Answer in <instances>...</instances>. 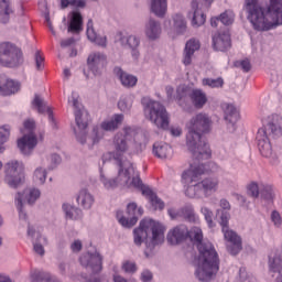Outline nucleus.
I'll return each mask as SVG.
<instances>
[{
  "mask_svg": "<svg viewBox=\"0 0 282 282\" xmlns=\"http://www.w3.org/2000/svg\"><path fill=\"white\" fill-rule=\"evenodd\" d=\"M113 152H107L102 155V161L116 160L118 164V175L116 178H109L105 176L102 170H100V182L104 188L107 191H113L118 186L123 188H138L142 195L149 199L154 210H164V202L158 197L153 189L142 184L140 178V172L135 170L133 163L124 159L127 152L130 149H137L138 143L135 142V130L131 127H124L122 132H117L112 139Z\"/></svg>",
  "mask_w": 282,
  "mask_h": 282,
  "instance_id": "1",
  "label": "nucleus"
},
{
  "mask_svg": "<svg viewBox=\"0 0 282 282\" xmlns=\"http://www.w3.org/2000/svg\"><path fill=\"white\" fill-rule=\"evenodd\" d=\"M186 239L196 243L199 252L195 271L196 279L204 282L213 281L219 272V254L215 250V246L210 241H204V234L198 227L188 230V227L180 225L167 234V241L171 246H177Z\"/></svg>",
  "mask_w": 282,
  "mask_h": 282,
  "instance_id": "2",
  "label": "nucleus"
},
{
  "mask_svg": "<svg viewBox=\"0 0 282 282\" xmlns=\"http://www.w3.org/2000/svg\"><path fill=\"white\" fill-rule=\"evenodd\" d=\"M247 19L258 32H268L282 25V0H271L267 9L259 0H246Z\"/></svg>",
  "mask_w": 282,
  "mask_h": 282,
  "instance_id": "3",
  "label": "nucleus"
},
{
  "mask_svg": "<svg viewBox=\"0 0 282 282\" xmlns=\"http://www.w3.org/2000/svg\"><path fill=\"white\" fill-rule=\"evenodd\" d=\"M213 127V119L205 112L197 113L187 123L186 144L194 160H210L213 152L210 145L202 137V133H208Z\"/></svg>",
  "mask_w": 282,
  "mask_h": 282,
  "instance_id": "4",
  "label": "nucleus"
},
{
  "mask_svg": "<svg viewBox=\"0 0 282 282\" xmlns=\"http://www.w3.org/2000/svg\"><path fill=\"white\" fill-rule=\"evenodd\" d=\"M78 94L72 93L68 98L69 105H73L75 109V121L77 128L74 129L77 142L80 144H87L88 149H91L95 144H98L105 135L100 128L95 127L90 135L87 134V127H89V112L83 108L80 101H78Z\"/></svg>",
  "mask_w": 282,
  "mask_h": 282,
  "instance_id": "5",
  "label": "nucleus"
},
{
  "mask_svg": "<svg viewBox=\"0 0 282 282\" xmlns=\"http://www.w3.org/2000/svg\"><path fill=\"white\" fill-rule=\"evenodd\" d=\"M202 160L195 159L194 163L189 165V169L182 174V184L186 187L185 195L192 199L202 197L203 189L199 180L202 175L206 173H217L219 166L214 162H209L207 165L200 164Z\"/></svg>",
  "mask_w": 282,
  "mask_h": 282,
  "instance_id": "6",
  "label": "nucleus"
},
{
  "mask_svg": "<svg viewBox=\"0 0 282 282\" xmlns=\"http://www.w3.org/2000/svg\"><path fill=\"white\" fill-rule=\"evenodd\" d=\"M268 131L274 138L282 135V117L280 115L269 116L264 128H260L257 132L256 140L258 142V149L263 158H270L272 155V144H270Z\"/></svg>",
  "mask_w": 282,
  "mask_h": 282,
  "instance_id": "7",
  "label": "nucleus"
},
{
  "mask_svg": "<svg viewBox=\"0 0 282 282\" xmlns=\"http://www.w3.org/2000/svg\"><path fill=\"white\" fill-rule=\"evenodd\" d=\"M149 232L152 235V246L164 243V232H166V227L153 219H143L140 221L139 227L133 230L135 246H142V243L149 239Z\"/></svg>",
  "mask_w": 282,
  "mask_h": 282,
  "instance_id": "8",
  "label": "nucleus"
},
{
  "mask_svg": "<svg viewBox=\"0 0 282 282\" xmlns=\"http://www.w3.org/2000/svg\"><path fill=\"white\" fill-rule=\"evenodd\" d=\"M141 105L143 106V113L150 122H153L158 129H169V112L162 104L149 97H143Z\"/></svg>",
  "mask_w": 282,
  "mask_h": 282,
  "instance_id": "9",
  "label": "nucleus"
},
{
  "mask_svg": "<svg viewBox=\"0 0 282 282\" xmlns=\"http://www.w3.org/2000/svg\"><path fill=\"white\" fill-rule=\"evenodd\" d=\"M228 221H230V213L225 212L220 216V226L225 241H227V251L229 254H239L242 248L241 237L228 227Z\"/></svg>",
  "mask_w": 282,
  "mask_h": 282,
  "instance_id": "10",
  "label": "nucleus"
},
{
  "mask_svg": "<svg viewBox=\"0 0 282 282\" xmlns=\"http://www.w3.org/2000/svg\"><path fill=\"white\" fill-rule=\"evenodd\" d=\"M23 52L20 48L8 42L0 43V65L19 67L23 65Z\"/></svg>",
  "mask_w": 282,
  "mask_h": 282,
  "instance_id": "11",
  "label": "nucleus"
},
{
  "mask_svg": "<svg viewBox=\"0 0 282 282\" xmlns=\"http://www.w3.org/2000/svg\"><path fill=\"white\" fill-rule=\"evenodd\" d=\"M4 171L6 182L11 188H17L25 180V175L23 174L25 166L22 162L10 161L4 165Z\"/></svg>",
  "mask_w": 282,
  "mask_h": 282,
  "instance_id": "12",
  "label": "nucleus"
},
{
  "mask_svg": "<svg viewBox=\"0 0 282 282\" xmlns=\"http://www.w3.org/2000/svg\"><path fill=\"white\" fill-rule=\"evenodd\" d=\"M24 129L29 131V134H24L21 139L18 140V148L20 149L23 155H30L32 151H34L36 144H39V140L34 134V120L24 121Z\"/></svg>",
  "mask_w": 282,
  "mask_h": 282,
  "instance_id": "13",
  "label": "nucleus"
},
{
  "mask_svg": "<svg viewBox=\"0 0 282 282\" xmlns=\"http://www.w3.org/2000/svg\"><path fill=\"white\" fill-rule=\"evenodd\" d=\"M187 96H189L192 105H194L196 109H204V106L208 102V97L202 89H193L191 91L186 86H178L176 89V98L182 100V98H186Z\"/></svg>",
  "mask_w": 282,
  "mask_h": 282,
  "instance_id": "14",
  "label": "nucleus"
},
{
  "mask_svg": "<svg viewBox=\"0 0 282 282\" xmlns=\"http://www.w3.org/2000/svg\"><path fill=\"white\" fill-rule=\"evenodd\" d=\"M79 263L83 268H87L94 274L102 272V256L98 250L88 251L80 256Z\"/></svg>",
  "mask_w": 282,
  "mask_h": 282,
  "instance_id": "15",
  "label": "nucleus"
},
{
  "mask_svg": "<svg viewBox=\"0 0 282 282\" xmlns=\"http://www.w3.org/2000/svg\"><path fill=\"white\" fill-rule=\"evenodd\" d=\"M127 214L130 218H126L122 216V212L118 210L117 219L123 228H133V226L138 224V217H142V215H144V209H142V207L138 208L135 203H130L127 207Z\"/></svg>",
  "mask_w": 282,
  "mask_h": 282,
  "instance_id": "16",
  "label": "nucleus"
},
{
  "mask_svg": "<svg viewBox=\"0 0 282 282\" xmlns=\"http://www.w3.org/2000/svg\"><path fill=\"white\" fill-rule=\"evenodd\" d=\"M26 194V196H25ZM26 199L28 204L32 205L39 197H41V191L36 188L26 189L23 194L18 193L15 196V206L19 210L20 219H28V215L23 212V199Z\"/></svg>",
  "mask_w": 282,
  "mask_h": 282,
  "instance_id": "17",
  "label": "nucleus"
},
{
  "mask_svg": "<svg viewBox=\"0 0 282 282\" xmlns=\"http://www.w3.org/2000/svg\"><path fill=\"white\" fill-rule=\"evenodd\" d=\"M87 65L94 76H100L107 66V56L102 53H91L87 58Z\"/></svg>",
  "mask_w": 282,
  "mask_h": 282,
  "instance_id": "18",
  "label": "nucleus"
},
{
  "mask_svg": "<svg viewBox=\"0 0 282 282\" xmlns=\"http://www.w3.org/2000/svg\"><path fill=\"white\" fill-rule=\"evenodd\" d=\"M167 215L171 217V219H178V217H182L191 224H197L199 221V216L195 214V209L192 207V205H185L178 210L170 208L167 210Z\"/></svg>",
  "mask_w": 282,
  "mask_h": 282,
  "instance_id": "19",
  "label": "nucleus"
},
{
  "mask_svg": "<svg viewBox=\"0 0 282 282\" xmlns=\"http://www.w3.org/2000/svg\"><path fill=\"white\" fill-rule=\"evenodd\" d=\"M21 89V85L18 82L8 79L6 75H0V95L1 96H12Z\"/></svg>",
  "mask_w": 282,
  "mask_h": 282,
  "instance_id": "20",
  "label": "nucleus"
},
{
  "mask_svg": "<svg viewBox=\"0 0 282 282\" xmlns=\"http://www.w3.org/2000/svg\"><path fill=\"white\" fill-rule=\"evenodd\" d=\"M230 33H217L213 36V47L216 52H226L230 50Z\"/></svg>",
  "mask_w": 282,
  "mask_h": 282,
  "instance_id": "21",
  "label": "nucleus"
},
{
  "mask_svg": "<svg viewBox=\"0 0 282 282\" xmlns=\"http://www.w3.org/2000/svg\"><path fill=\"white\" fill-rule=\"evenodd\" d=\"M32 107L37 111V113H45V111L48 113V120L52 124L53 128L56 127V121L54 120V113L52 112V109L47 107L45 101L39 96L35 95L33 101H32Z\"/></svg>",
  "mask_w": 282,
  "mask_h": 282,
  "instance_id": "22",
  "label": "nucleus"
},
{
  "mask_svg": "<svg viewBox=\"0 0 282 282\" xmlns=\"http://www.w3.org/2000/svg\"><path fill=\"white\" fill-rule=\"evenodd\" d=\"M199 47H200L199 40L191 39L189 41H187V43L185 44V51H184V57H183L184 65H191V63L193 62V56L195 52L199 50Z\"/></svg>",
  "mask_w": 282,
  "mask_h": 282,
  "instance_id": "23",
  "label": "nucleus"
},
{
  "mask_svg": "<svg viewBox=\"0 0 282 282\" xmlns=\"http://www.w3.org/2000/svg\"><path fill=\"white\" fill-rule=\"evenodd\" d=\"M86 34H87L88 41H91V43H95L100 47H107V36H99V34L96 33V30H94L93 20H88Z\"/></svg>",
  "mask_w": 282,
  "mask_h": 282,
  "instance_id": "24",
  "label": "nucleus"
},
{
  "mask_svg": "<svg viewBox=\"0 0 282 282\" xmlns=\"http://www.w3.org/2000/svg\"><path fill=\"white\" fill-rule=\"evenodd\" d=\"M192 10L193 12H189L188 17H192L193 28H199V25H204V23H206V14L200 11L199 3H197V1H192Z\"/></svg>",
  "mask_w": 282,
  "mask_h": 282,
  "instance_id": "25",
  "label": "nucleus"
},
{
  "mask_svg": "<svg viewBox=\"0 0 282 282\" xmlns=\"http://www.w3.org/2000/svg\"><path fill=\"white\" fill-rule=\"evenodd\" d=\"M153 153L160 160H171L173 158V148L169 143H154Z\"/></svg>",
  "mask_w": 282,
  "mask_h": 282,
  "instance_id": "26",
  "label": "nucleus"
},
{
  "mask_svg": "<svg viewBox=\"0 0 282 282\" xmlns=\"http://www.w3.org/2000/svg\"><path fill=\"white\" fill-rule=\"evenodd\" d=\"M162 34V26H160V22L150 19L149 22L145 25V35L151 41H155V39H160V35Z\"/></svg>",
  "mask_w": 282,
  "mask_h": 282,
  "instance_id": "27",
  "label": "nucleus"
},
{
  "mask_svg": "<svg viewBox=\"0 0 282 282\" xmlns=\"http://www.w3.org/2000/svg\"><path fill=\"white\" fill-rule=\"evenodd\" d=\"M113 73L116 74V76H118L123 87H135V85L138 84V77L122 72V68L120 67H116L113 69Z\"/></svg>",
  "mask_w": 282,
  "mask_h": 282,
  "instance_id": "28",
  "label": "nucleus"
},
{
  "mask_svg": "<svg viewBox=\"0 0 282 282\" xmlns=\"http://www.w3.org/2000/svg\"><path fill=\"white\" fill-rule=\"evenodd\" d=\"M225 112V120L235 127V123L239 120V110L232 104L223 105Z\"/></svg>",
  "mask_w": 282,
  "mask_h": 282,
  "instance_id": "29",
  "label": "nucleus"
},
{
  "mask_svg": "<svg viewBox=\"0 0 282 282\" xmlns=\"http://www.w3.org/2000/svg\"><path fill=\"white\" fill-rule=\"evenodd\" d=\"M122 120H124V115H115L110 120L101 122L100 129L102 131H116L122 124Z\"/></svg>",
  "mask_w": 282,
  "mask_h": 282,
  "instance_id": "30",
  "label": "nucleus"
},
{
  "mask_svg": "<svg viewBox=\"0 0 282 282\" xmlns=\"http://www.w3.org/2000/svg\"><path fill=\"white\" fill-rule=\"evenodd\" d=\"M80 30H83V15L74 11L69 17L68 32H80Z\"/></svg>",
  "mask_w": 282,
  "mask_h": 282,
  "instance_id": "31",
  "label": "nucleus"
},
{
  "mask_svg": "<svg viewBox=\"0 0 282 282\" xmlns=\"http://www.w3.org/2000/svg\"><path fill=\"white\" fill-rule=\"evenodd\" d=\"M121 43L128 45L130 50H132V56L134 59H138V56H140V52H138V47L140 45V39L135 37V35H130L128 37L122 36L120 39Z\"/></svg>",
  "mask_w": 282,
  "mask_h": 282,
  "instance_id": "32",
  "label": "nucleus"
},
{
  "mask_svg": "<svg viewBox=\"0 0 282 282\" xmlns=\"http://www.w3.org/2000/svg\"><path fill=\"white\" fill-rule=\"evenodd\" d=\"M77 203L86 210H89L94 206V196L87 189H82L77 196Z\"/></svg>",
  "mask_w": 282,
  "mask_h": 282,
  "instance_id": "33",
  "label": "nucleus"
},
{
  "mask_svg": "<svg viewBox=\"0 0 282 282\" xmlns=\"http://www.w3.org/2000/svg\"><path fill=\"white\" fill-rule=\"evenodd\" d=\"M169 6L166 0H151V12L155 14V17L162 18L166 14Z\"/></svg>",
  "mask_w": 282,
  "mask_h": 282,
  "instance_id": "34",
  "label": "nucleus"
},
{
  "mask_svg": "<svg viewBox=\"0 0 282 282\" xmlns=\"http://www.w3.org/2000/svg\"><path fill=\"white\" fill-rule=\"evenodd\" d=\"M14 12L10 0H0V23H8L10 21V14Z\"/></svg>",
  "mask_w": 282,
  "mask_h": 282,
  "instance_id": "35",
  "label": "nucleus"
},
{
  "mask_svg": "<svg viewBox=\"0 0 282 282\" xmlns=\"http://www.w3.org/2000/svg\"><path fill=\"white\" fill-rule=\"evenodd\" d=\"M199 184H200V188H202L204 195H208V193L217 192V188L219 186V180L205 178L202 182H199Z\"/></svg>",
  "mask_w": 282,
  "mask_h": 282,
  "instance_id": "36",
  "label": "nucleus"
},
{
  "mask_svg": "<svg viewBox=\"0 0 282 282\" xmlns=\"http://www.w3.org/2000/svg\"><path fill=\"white\" fill-rule=\"evenodd\" d=\"M269 270L273 274H278V279H282V259L276 254L273 258H269Z\"/></svg>",
  "mask_w": 282,
  "mask_h": 282,
  "instance_id": "37",
  "label": "nucleus"
},
{
  "mask_svg": "<svg viewBox=\"0 0 282 282\" xmlns=\"http://www.w3.org/2000/svg\"><path fill=\"white\" fill-rule=\"evenodd\" d=\"M63 210H64L67 219H80L83 217V210H80L78 207H74L69 204H64Z\"/></svg>",
  "mask_w": 282,
  "mask_h": 282,
  "instance_id": "38",
  "label": "nucleus"
},
{
  "mask_svg": "<svg viewBox=\"0 0 282 282\" xmlns=\"http://www.w3.org/2000/svg\"><path fill=\"white\" fill-rule=\"evenodd\" d=\"M31 279L32 282H41V281H46V282H58V280L54 279L50 273H45L39 270H34L31 272Z\"/></svg>",
  "mask_w": 282,
  "mask_h": 282,
  "instance_id": "39",
  "label": "nucleus"
},
{
  "mask_svg": "<svg viewBox=\"0 0 282 282\" xmlns=\"http://www.w3.org/2000/svg\"><path fill=\"white\" fill-rule=\"evenodd\" d=\"M174 21V29L177 32V34H184L186 32V20L184 19V15L177 13L173 17Z\"/></svg>",
  "mask_w": 282,
  "mask_h": 282,
  "instance_id": "40",
  "label": "nucleus"
},
{
  "mask_svg": "<svg viewBox=\"0 0 282 282\" xmlns=\"http://www.w3.org/2000/svg\"><path fill=\"white\" fill-rule=\"evenodd\" d=\"M203 86L210 87L212 89H221V87H224V78H221V77H218L216 79L204 78Z\"/></svg>",
  "mask_w": 282,
  "mask_h": 282,
  "instance_id": "41",
  "label": "nucleus"
},
{
  "mask_svg": "<svg viewBox=\"0 0 282 282\" xmlns=\"http://www.w3.org/2000/svg\"><path fill=\"white\" fill-rule=\"evenodd\" d=\"M10 138V127L4 126L0 127V153H3L4 149L3 144L8 142Z\"/></svg>",
  "mask_w": 282,
  "mask_h": 282,
  "instance_id": "42",
  "label": "nucleus"
},
{
  "mask_svg": "<svg viewBox=\"0 0 282 282\" xmlns=\"http://www.w3.org/2000/svg\"><path fill=\"white\" fill-rule=\"evenodd\" d=\"M247 193L250 195V197H253V199H257L259 197V194L261 193V185L257 182H251L247 186Z\"/></svg>",
  "mask_w": 282,
  "mask_h": 282,
  "instance_id": "43",
  "label": "nucleus"
},
{
  "mask_svg": "<svg viewBox=\"0 0 282 282\" xmlns=\"http://www.w3.org/2000/svg\"><path fill=\"white\" fill-rule=\"evenodd\" d=\"M260 194L263 197V199H274V189L272 188V185L261 184Z\"/></svg>",
  "mask_w": 282,
  "mask_h": 282,
  "instance_id": "44",
  "label": "nucleus"
},
{
  "mask_svg": "<svg viewBox=\"0 0 282 282\" xmlns=\"http://www.w3.org/2000/svg\"><path fill=\"white\" fill-rule=\"evenodd\" d=\"M220 22L223 25H232L235 22V12L232 11H225L220 14Z\"/></svg>",
  "mask_w": 282,
  "mask_h": 282,
  "instance_id": "45",
  "label": "nucleus"
},
{
  "mask_svg": "<svg viewBox=\"0 0 282 282\" xmlns=\"http://www.w3.org/2000/svg\"><path fill=\"white\" fill-rule=\"evenodd\" d=\"M62 8H67V6H72V8H85V0H61Z\"/></svg>",
  "mask_w": 282,
  "mask_h": 282,
  "instance_id": "46",
  "label": "nucleus"
},
{
  "mask_svg": "<svg viewBox=\"0 0 282 282\" xmlns=\"http://www.w3.org/2000/svg\"><path fill=\"white\" fill-rule=\"evenodd\" d=\"M47 177V172L43 169H36L34 172V182L37 184H45V180Z\"/></svg>",
  "mask_w": 282,
  "mask_h": 282,
  "instance_id": "47",
  "label": "nucleus"
},
{
  "mask_svg": "<svg viewBox=\"0 0 282 282\" xmlns=\"http://www.w3.org/2000/svg\"><path fill=\"white\" fill-rule=\"evenodd\" d=\"M200 213L204 215L205 221H207L209 228H213V210H210L208 207H202Z\"/></svg>",
  "mask_w": 282,
  "mask_h": 282,
  "instance_id": "48",
  "label": "nucleus"
},
{
  "mask_svg": "<svg viewBox=\"0 0 282 282\" xmlns=\"http://www.w3.org/2000/svg\"><path fill=\"white\" fill-rule=\"evenodd\" d=\"M131 98H121L118 102V108L120 111H129V109H131Z\"/></svg>",
  "mask_w": 282,
  "mask_h": 282,
  "instance_id": "49",
  "label": "nucleus"
},
{
  "mask_svg": "<svg viewBox=\"0 0 282 282\" xmlns=\"http://www.w3.org/2000/svg\"><path fill=\"white\" fill-rule=\"evenodd\" d=\"M271 221L274 224V226H276V228H280L282 224V217L278 210H273L271 213Z\"/></svg>",
  "mask_w": 282,
  "mask_h": 282,
  "instance_id": "50",
  "label": "nucleus"
},
{
  "mask_svg": "<svg viewBox=\"0 0 282 282\" xmlns=\"http://www.w3.org/2000/svg\"><path fill=\"white\" fill-rule=\"evenodd\" d=\"M35 65H36V69L39 70L45 67V57L41 55V52L35 53Z\"/></svg>",
  "mask_w": 282,
  "mask_h": 282,
  "instance_id": "51",
  "label": "nucleus"
},
{
  "mask_svg": "<svg viewBox=\"0 0 282 282\" xmlns=\"http://www.w3.org/2000/svg\"><path fill=\"white\" fill-rule=\"evenodd\" d=\"M122 270H124V272H135L138 268L135 267V262L128 261L123 263Z\"/></svg>",
  "mask_w": 282,
  "mask_h": 282,
  "instance_id": "52",
  "label": "nucleus"
},
{
  "mask_svg": "<svg viewBox=\"0 0 282 282\" xmlns=\"http://www.w3.org/2000/svg\"><path fill=\"white\" fill-rule=\"evenodd\" d=\"M239 65L243 72H250L252 69V65L250 64V59L246 58L239 62Z\"/></svg>",
  "mask_w": 282,
  "mask_h": 282,
  "instance_id": "53",
  "label": "nucleus"
},
{
  "mask_svg": "<svg viewBox=\"0 0 282 282\" xmlns=\"http://www.w3.org/2000/svg\"><path fill=\"white\" fill-rule=\"evenodd\" d=\"M70 250L72 252H80V250H83V242L80 240H75L70 245Z\"/></svg>",
  "mask_w": 282,
  "mask_h": 282,
  "instance_id": "54",
  "label": "nucleus"
},
{
  "mask_svg": "<svg viewBox=\"0 0 282 282\" xmlns=\"http://www.w3.org/2000/svg\"><path fill=\"white\" fill-rule=\"evenodd\" d=\"M51 162H52V167H50V171H52V169H55V166L57 164H61V155L58 154H52L51 155Z\"/></svg>",
  "mask_w": 282,
  "mask_h": 282,
  "instance_id": "55",
  "label": "nucleus"
},
{
  "mask_svg": "<svg viewBox=\"0 0 282 282\" xmlns=\"http://www.w3.org/2000/svg\"><path fill=\"white\" fill-rule=\"evenodd\" d=\"M151 279H153V273H151V271L144 270V271L141 273V281L148 282V281H151Z\"/></svg>",
  "mask_w": 282,
  "mask_h": 282,
  "instance_id": "56",
  "label": "nucleus"
},
{
  "mask_svg": "<svg viewBox=\"0 0 282 282\" xmlns=\"http://www.w3.org/2000/svg\"><path fill=\"white\" fill-rule=\"evenodd\" d=\"M219 206L225 212L230 210V202H228L226 198L220 199Z\"/></svg>",
  "mask_w": 282,
  "mask_h": 282,
  "instance_id": "57",
  "label": "nucleus"
},
{
  "mask_svg": "<svg viewBox=\"0 0 282 282\" xmlns=\"http://www.w3.org/2000/svg\"><path fill=\"white\" fill-rule=\"evenodd\" d=\"M33 249H34V252H36V254H41V257L45 254V249L40 243H34Z\"/></svg>",
  "mask_w": 282,
  "mask_h": 282,
  "instance_id": "58",
  "label": "nucleus"
},
{
  "mask_svg": "<svg viewBox=\"0 0 282 282\" xmlns=\"http://www.w3.org/2000/svg\"><path fill=\"white\" fill-rule=\"evenodd\" d=\"M45 21L47 23V28L50 32L53 34V36H56V31H54V26L52 25V21H50V14L45 15Z\"/></svg>",
  "mask_w": 282,
  "mask_h": 282,
  "instance_id": "59",
  "label": "nucleus"
},
{
  "mask_svg": "<svg viewBox=\"0 0 282 282\" xmlns=\"http://www.w3.org/2000/svg\"><path fill=\"white\" fill-rule=\"evenodd\" d=\"M75 40L73 37L63 40L61 42V47H69V45H74Z\"/></svg>",
  "mask_w": 282,
  "mask_h": 282,
  "instance_id": "60",
  "label": "nucleus"
},
{
  "mask_svg": "<svg viewBox=\"0 0 282 282\" xmlns=\"http://www.w3.org/2000/svg\"><path fill=\"white\" fill-rule=\"evenodd\" d=\"M171 133H172V135L177 138V137L182 135V128H171Z\"/></svg>",
  "mask_w": 282,
  "mask_h": 282,
  "instance_id": "61",
  "label": "nucleus"
},
{
  "mask_svg": "<svg viewBox=\"0 0 282 282\" xmlns=\"http://www.w3.org/2000/svg\"><path fill=\"white\" fill-rule=\"evenodd\" d=\"M165 91L167 94V98H172L173 97V91H174L173 87L166 86Z\"/></svg>",
  "mask_w": 282,
  "mask_h": 282,
  "instance_id": "62",
  "label": "nucleus"
},
{
  "mask_svg": "<svg viewBox=\"0 0 282 282\" xmlns=\"http://www.w3.org/2000/svg\"><path fill=\"white\" fill-rule=\"evenodd\" d=\"M219 21H220V18H212L210 20L212 28H217V23H219Z\"/></svg>",
  "mask_w": 282,
  "mask_h": 282,
  "instance_id": "63",
  "label": "nucleus"
},
{
  "mask_svg": "<svg viewBox=\"0 0 282 282\" xmlns=\"http://www.w3.org/2000/svg\"><path fill=\"white\" fill-rule=\"evenodd\" d=\"M63 74H64V78H69L72 76V72H69L68 68H65Z\"/></svg>",
  "mask_w": 282,
  "mask_h": 282,
  "instance_id": "64",
  "label": "nucleus"
}]
</instances>
